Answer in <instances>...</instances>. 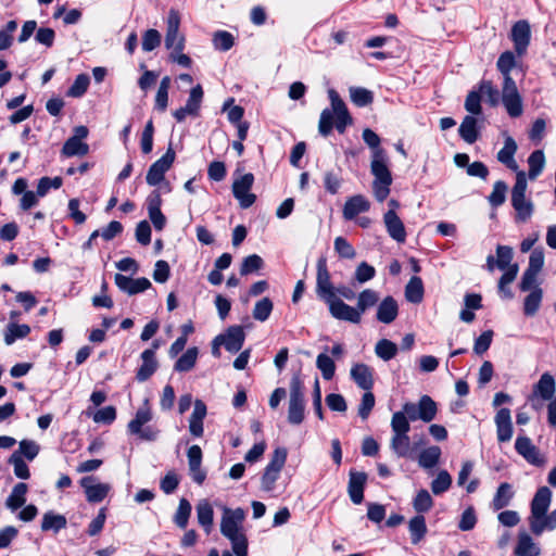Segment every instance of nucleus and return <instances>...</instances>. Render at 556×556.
I'll list each match as a JSON object with an SVG mask.
<instances>
[{
	"mask_svg": "<svg viewBox=\"0 0 556 556\" xmlns=\"http://www.w3.org/2000/svg\"><path fill=\"white\" fill-rule=\"evenodd\" d=\"M364 142L372 150L370 169L375 179L372 182V190L375 198L379 202H383L389 193L392 184L391 172L387 165V155L382 148H380V137L370 128H366L362 134Z\"/></svg>",
	"mask_w": 556,
	"mask_h": 556,
	"instance_id": "obj_1",
	"label": "nucleus"
},
{
	"mask_svg": "<svg viewBox=\"0 0 556 556\" xmlns=\"http://www.w3.org/2000/svg\"><path fill=\"white\" fill-rule=\"evenodd\" d=\"M516 65L515 54L511 51L503 52L496 63L497 70L504 77L502 101L509 116L518 117L522 114V100L515 80L510 76Z\"/></svg>",
	"mask_w": 556,
	"mask_h": 556,
	"instance_id": "obj_2",
	"label": "nucleus"
},
{
	"mask_svg": "<svg viewBox=\"0 0 556 556\" xmlns=\"http://www.w3.org/2000/svg\"><path fill=\"white\" fill-rule=\"evenodd\" d=\"M328 97L331 102V109L323 110L318 124V130L325 137L331 132L333 125L340 134H343L346 127L353 123L348 108L339 93L334 89H329Z\"/></svg>",
	"mask_w": 556,
	"mask_h": 556,
	"instance_id": "obj_3",
	"label": "nucleus"
},
{
	"mask_svg": "<svg viewBox=\"0 0 556 556\" xmlns=\"http://www.w3.org/2000/svg\"><path fill=\"white\" fill-rule=\"evenodd\" d=\"M528 188L527 176L525 172H517L516 182L511 190V206L516 211V222L526 223L528 222L533 212V202L526 197Z\"/></svg>",
	"mask_w": 556,
	"mask_h": 556,
	"instance_id": "obj_4",
	"label": "nucleus"
},
{
	"mask_svg": "<svg viewBox=\"0 0 556 556\" xmlns=\"http://www.w3.org/2000/svg\"><path fill=\"white\" fill-rule=\"evenodd\" d=\"M402 412L410 421L421 420L424 422H430L437 416L438 405L429 395H422L418 403H404Z\"/></svg>",
	"mask_w": 556,
	"mask_h": 556,
	"instance_id": "obj_5",
	"label": "nucleus"
},
{
	"mask_svg": "<svg viewBox=\"0 0 556 556\" xmlns=\"http://www.w3.org/2000/svg\"><path fill=\"white\" fill-rule=\"evenodd\" d=\"M220 532L231 542L232 553L236 556H248V539L240 529V525L228 518V516L223 515Z\"/></svg>",
	"mask_w": 556,
	"mask_h": 556,
	"instance_id": "obj_6",
	"label": "nucleus"
},
{
	"mask_svg": "<svg viewBox=\"0 0 556 556\" xmlns=\"http://www.w3.org/2000/svg\"><path fill=\"white\" fill-rule=\"evenodd\" d=\"M305 417V397L302 384L294 378L290 382V394L288 402V421L291 425H300Z\"/></svg>",
	"mask_w": 556,
	"mask_h": 556,
	"instance_id": "obj_7",
	"label": "nucleus"
},
{
	"mask_svg": "<svg viewBox=\"0 0 556 556\" xmlns=\"http://www.w3.org/2000/svg\"><path fill=\"white\" fill-rule=\"evenodd\" d=\"M287 455L288 453L285 447H277L274 451L261 479L262 489L264 491L269 492L275 489V483L286 464Z\"/></svg>",
	"mask_w": 556,
	"mask_h": 556,
	"instance_id": "obj_8",
	"label": "nucleus"
},
{
	"mask_svg": "<svg viewBox=\"0 0 556 556\" xmlns=\"http://www.w3.org/2000/svg\"><path fill=\"white\" fill-rule=\"evenodd\" d=\"M152 419L151 409L148 406H142L138 408L136 412L135 418L131 419L127 426V430L130 434L138 435L141 440L144 441H154L157 438L159 431L151 428L146 427L142 428L146 424H148Z\"/></svg>",
	"mask_w": 556,
	"mask_h": 556,
	"instance_id": "obj_9",
	"label": "nucleus"
},
{
	"mask_svg": "<svg viewBox=\"0 0 556 556\" xmlns=\"http://www.w3.org/2000/svg\"><path fill=\"white\" fill-rule=\"evenodd\" d=\"M165 47L172 51H184L186 38L179 33L180 15L176 10H170L167 16Z\"/></svg>",
	"mask_w": 556,
	"mask_h": 556,
	"instance_id": "obj_10",
	"label": "nucleus"
},
{
	"mask_svg": "<svg viewBox=\"0 0 556 556\" xmlns=\"http://www.w3.org/2000/svg\"><path fill=\"white\" fill-rule=\"evenodd\" d=\"M552 501V491L547 486H541L538 489L534 497L531 502V514L529 517V526L534 530L539 531V522L536 519L545 515L549 508Z\"/></svg>",
	"mask_w": 556,
	"mask_h": 556,
	"instance_id": "obj_11",
	"label": "nucleus"
},
{
	"mask_svg": "<svg viewBox=\"0 0 556 556\" xmlns=\"http://www.w3.org/2000/svg\"><path fill=\"white\" fill-rule=\"evenodd\" d=\"M316 293L325 303L336 296L334 287L331 282L330 273L327 267V260L320 257L317 261Z\"/></svg>",
	"mask_w": 556,
	"mask_h": 556,
	"instance_id": "obj_12",
	"label": "nucleus"
},
{
	"mask_svg": "<svg viewBox=\"0 0 556 556\" xmlns=\"http://www.w3.org/2000/svg\"><path fill=\"white\" fill-rule=\"evenodd\" d=\"M326 304L328 305L330 315L338 320H343L356 325L362 321V315L357 306H351L344 303L337 295L326 302Z\"/></svg>",
	"mask_w": 556,
	"mask_h": 556,
	"instance_id": "obj_13",
	"label": "nucleus"
},
{
	"mask_svg": "<svg viewBox=\"0 0 556 556\" xmlns=\"http://www.w3.org/2000/svg\"><path fill=\"white\" fill-rule=\"evenodd\" d=\"M254 184V176L251 173L244 174L232 184L233 197L239 201L242 208L252 206L256 200V195L250 190Z\"/></svg>",
	"mask_w": 556,
	"mask_h": 556,
	"instance_id": "obj_14",
	"label": "nucleus"
},
{
	"mask_svg": "<svg viewBox=\"0 0 556 556\" xmlns=\"http://www.w3.org/2000/svg\"><path fill=\"white\" fill-rule=\"evenodd\" d=\"M516 452L522 456L529 464L535 467H544L546 457L540 452L531 439L525 435H519L515 442Z\"/></svg>",
	"mask_w": 556,
	"mask_h": 556,
	"instance_id": "obj_15",
	"label": "nucleus"
},
{
	"mask_svg": "<svg viewBox=\"0 0 556 556\" xmlns=\"http://www.w3.org/2000/svg\"><path fill=\"white\" fill-rule=\"evenodd\" d=\"M175 157V151L169 147L166 153L149 167L146 177L148 185L157 186L161 184L164 179L165 173L172 167Z\"/></svg>",
	"mask_w": 556,
	"mask_h": 556,
	"instance_id": "obj_16",
	"label": "nucleus"
},
{
	"mask_svg": "<svg viewBox=\"0 0 556 556\" xmlns=\"http://www.w3.org/2000/svg\"><path fill=\"white\" fill-rule=\"evenodd\" d=\"M510 38L518 56H522L530 45L531 28L526 20L516 22L511 27Z\"/></svg>",
	"mask_w": 556,
	"mask_h": 556,
	"instance_id": "obj_17",
	"label": "nucleus"
},
{
	"mask_svg": "<svg viewBox=\"0 0 556 556\" xmlns=\"http://www.w3.org/2000/svg\"><path fill=\"white\" fill-rule=\"evenodd\" d=\"M245 339V333L241 326H231L224 334L214 339L215 344H223L230 353H237L241 350Z\"/></svg>",
	"mask_w": 556,
	"mask_h": 556,
	"instance_id": "obj_18",
	"label": "nucleus"
},
{
	"mask_svg": "<svg viewBox=\"0 0 556 556\" xmlns=\"http://www.w3.org/2000/svg\"><path fill=\"white\" fill-rule=\"evenodd\" d=\"M202 450L199 445H192L187 451L189 473L197 484H202L206 479V471L202 469Z\"/></svg>",
	"mask_w": 556,
	"mask_h": 556,
	"instance_id": "obj_19",
	"label": "nucleus"
},
{
	"mask_svg": "<svg viewBox=\"0 0 556 556\" xmlns=\"http://www.w3.org/2000/svg\"><path fill=\"white\" fill-rule=\"evenodd\" d=\"M96 479L92 476L84 477L80 480V485L85 490L86 498L89 503L102 502L109 494L111 486L108 483H94Z\"/></svg>",
	"mask_w": 556,
	"mask_h": 556,
	"instance_id": "obj_20",
	"label": "nucleus"
},
{
	"mask_svg": "<svg viewBox=\"0 0 556 556\" xmlns=\"http://www.w3.org/2000/svg\"><path fill=\"white\" fill-rule=\"evenodd\" d=\"M114 281H115V285L122 291L128 293L129 295H134V294L140 293V292H143L151 287L150 280L146 277L132 279V278L124 276L122 274H115Z\"/></svg>",
	"mask_w": 556,
	"mask_h": 556,
	"instance_id": "obj_21",
	"label": "nucleus"
},
{
	"mask_svg": "<svg viewBox=\"0 0 556 556\" xmlns=\"http://www.w3.org/2000/svg\"><path fill=\"white\" fill-rule=\"evenodd\" d=\"M494 421L496 425L497 440L500 442H508L513 438L514 433L510 409H498L495 415Z\"/></svg>",
	"mask_w": 556,
	"mask_h": 556,
	"instance_id": "obj_22",
	"label": "nucleus"
},
{
	"mask_svg": "<svg viewBox=\"0 0 556 556\" xmlns=\"http://www.w3.org/2000/svg\"><path fill=\"white\" fill-rule=\"evenodd\" d=\"M207 408L203 401L195 400L193 412L189 418V432L194 438H201L204 433L203 421L206 417Z\"/></svg>",
	"mask_w": 556,
	"mask_h": 556,
	"instance_id": "obj_23",
	"label": "nucleus"
},
{
	"mask_svg": "<svg viewBox=\"0 0 556 556\" xmlns=\"http://www.w3.org/2000/svg\"><path fill=\"white\" fill-rule=\"evenodd\" d=\"M367 481V475L359 471H350L348 493L351 501L358 505L364 500V488Z\"/></svg>",
	"mask_w": 556,
	"mask_h": 556,
	"instance_id": "obj_24",
	"label": "nucleus"
},
{
	"mask_svg": "<svg viewBox=\"0 0 556 556\" xmlns=\"http://www.w3.org/2000/svg\"><path fill=\"white\" fill-rule=\"evenodd\" d=\"M389 236L397 242L406 240V231L403 222L393 210H389L383 216Z\"/></svg>",
	"mask_w": 556,
	"mask_h": 556,
	"instance_id": "obj_25",
	"label": "nucleus"
},
{
	"mask_svg": "<svg viewBox=\"0 0 556 556\" xmlns=\"http://www.w3.org/2000/svg\"><path fill=\"white\" fill-rule=\"evenodd\" d=\"M351 378L363 390L369 391L374 387L372 369L363 363H358L351 368Z\"/></svg>",
	"mask_w": 556,
	"mask_h": 556,
	"instance_id": "obj_26",
	"label": "nucleus"
},
{
	"mask_svg": "<svg viewBox=\"0 0 556 556\" xmlns=\"http://www.w3.org/2000/svg\"><path fill=\"white\" fill-rule=\"evenodd\" d=\"M370 203L362 194L349 198L343 206V217L346 220L354 219L358 214L369 211Z\"/></svg>",
	"mask_w": 556,
	"mask_h": 556,
	"instance_id": "obj_27",
	"label": "nucleus"
},
{
	"mask_svg": "<svg viewBox=\"0 0 556 556\" xmlns=\"http://www.w3.org/2000/svg\"><path fill=\"white\" fill-rule=\"evenodd\" d=\"M517 149H518V147H517V143L514 140V138L510 136H506L505 141H504V147L497 153L498 162L506 165L509 169H511L516 173L519 172L518 164L514 157Z\"/></svg>",
	"mask_w": 556,
	"mask_h": 556,
	"instance_id": "obj_28",
	"label": "nucleus"
},
{
	"mask_svg": "<svg viewBox=\"0 0 556 556\" xmlns=\"http://www.w3.org/2000/svg\"><path fill=\"white\" fill-rule=\"evenodd\" d=\"M399 314L397 302L392 296L384 298L377 307V319L383 324H391Z\"/></svg>",
	"mask_w": 556,
	"mask_h": 556,
	"instance_id": "obj_29",
	"label": "nucleus"
},
{
	"mask_svg": "<svg viewBox=\"0 0 556 556\" xmlns=\"http://www.w3.org/2000/svg\"><path fill=\"white\" fill-rule=\"evenodd\" d=\"M142 364L137 370L136 379L140 382L147 381L157 369L154 350H144L141 353Z\"/></svg>",
	"mask_w": 556,
	"mask_h": 556,
	"instance_id": "obj_30",
	"label": "nucleus"
},
{
	"mask_svg": "<svg viewBox=\"0 0 556 556\" xmlns=\"http://www.w3.org/2000/svg\"><path fill=\"white\" fill-rule=\"evenodd\" d=\"M556 391L555 379L549 372H544L533 388V395L544 401L554 399Z\"/></svg>",
	"mask_w": 556,
	"mask_h": 556,
	"instance_id": "obj_31",
	"label": "nucleus"
},
{
	"mask_svg": "<svg viewBox=\"0 0 556 556\" xmlns=\"http://www.w3.org/2000/svg\"><path fill=\"white\" fill-rule=\"evenodd\" d=\"M66 526L67 519L64 515L49 510L43 514L40 528L43 532L52 531L58 533L59 531L65 529Z\"/></svg>",
	"mask_w": 556,
	"mask_h": 556,
	"instance_id": "obj_32",
	"label": "nucleus"
},
{
	"mask_svg": "<svg viewBox=\"0 0 556 556\" xmlns=\"http://www.w3.org/2000/svg\"><path fill=\"white\" fill-rule=\"evenodd\" d=\"M516 556H539L540 547L527 532H519L515 547Z\"/></svg>",
	"mask_w": 556,
	"mask_h": 556,
	"instance_id": "obj_33",
	"label": "nucleus"
},
{
	"mask_svg": "<svg viewBox=\"0 0 556 556\" xmlns=\"http://www.w3.org/2000/svg\"><path fill=\"white\" fill-rule=\"evenodd\" d=\"M28 491V486L24 482H20L15 484L5 500V507L11 511H15L26 503V494Z\"/></svg>",
	"mask_w": 556,
	"mask_h": 556,
	"instance_id": "obj_34",
	"label": "nucleus"
},
{
	"mask_svg": "<svg viewBox=\"0 0 556 556\" xmlns=\"http://www.w3.org/2000/svg\"><path fill=\"white\" fill-rule=\"evenodd\" d=\"M441 454L442 451L440 446H429L419 453L418 465L424 469H432L439 464Z\"/></svg>",
	"mask_w": 556,
	"mask_h": 556,
	"instance_id": "obj_35",
	"label": "nucleus"
},
{
	"mask_svg": "<svg viewBox=\"0 0 556 556\" xmlns=\"http://www.w3.org/2000/svg\"><path fill=\"white\" fill-rule=\"evenodd\" d=\"M390 448L400 458L410 456V438L408 434H392Z\"/></svg>",
	"mask_w": 556,
	"mask_h": 556,
	"instance_id": "obj_36",
	"label": "nucleus"
},
{
	"mask_svg": "<svg viewBox=\"0 0 556 556\" xmlns=\"http://www.w3.org/2000/svg\"><path fill=\"white\" fill-rule=\"evenodd\" d=\"M514 496L513 488L508 482H503L498 485L496 493L492 500V507L494 510H500L510 503Z\"/></svg>",
	"mask_w": 556,
	"mask_h": 556,
	"instance_id": "obj_37",
	"label": "nucleus"
},
{
	"mask_svg": "<svg viewBox=\"0 0 556 556\" xmlns=\"http://www.w3.org/2000/svg\"><path fill=\"white\" fill-rule=\"evenodd\" d=\"M406 300L410 303H420L424 299V283L420 277L413 276L405 287Z\"/></svg>",
	"mask_w": 556,
	"mask_h": 556,
	"instance_id": "obj_38",
	"label": "nucleus"
},
{
	"mask_svg": "<svg viewBox=\"0 0 556 556\" xmlns=\"http://www.w3.org/2000/svg\"><path fill=\"white\" fill-rule=\"evenodd\" d=\"M408 531L413 544H418L427 533L426 519L422 515H416L408 522Z\"/></svg>",
	"mask_w": 556,
	"mask_h": 556,
	"instance_id": "obj_39",
	"label": "nucleus"
},
{
	"mask_svg": "<svg viewBox=\"0 0 556 556\" xmlns=\"http://www.w3.org/2000/svg\"><path fill=\"white\" fill-rule=\"evenodd\" d=\"M89 152V146L77 139L70 137L63 144L61 150L62 155L66 157L85 156Z\"/></svg>",
	"mask_w": 556,
	"mask_h": 556,
	"instance_id": "obj_40",
	"label": "nucleus"
},
{
	"mask_svg": "<svg viewBox=\"0 0 556 556\" xmlns=\"http://www.w3.org/2000/svg\"><path fill=\"white\" fill-rule=\"evenodd\" d=\"M459 136L465 140L467 143H473L478 139V129H477V119L471 116L467 115L463 119L460 126H459Z\"/></svg>",
	"mask_w": 556,
	"mask_h": 556,
	"instance_id": "obj_41",
	"label": "nucleus"
},
{
	"mask_svg": "<svg viewBox=\"0 0 556 556\" xmlns=\"http://www.w3.org/2000/svg\"><path fill=\"white\" fill-rule=\"evenodd\" d=\"M195 509L198 522L205 529L206 532H208L213 525L214 518L212 505L208 503V501L202 500L198 503Z\"/></svg>",
	"mask_w": 556,
	"mask_h": 556,
	"instance_id": "obj_42",
	"label": "nucleus"
},
{
	"mask_svg": "<svg viewBox=\"0 0 556 556\" xmlns=\"http://www.w3.org/2000/svg\"><path fill=\"white\" fill-rule=\"evenodd\" d=\"M30 332V327L26 324L18 325L15 323H10L7 326L4 332V343L7 345H12L17 339H23L27 337Z\"/></svg>",
	"mask_w": 556,
	"mask_h": 556,
	"instance_id": "obj_43",
	"label": "nucleus"
},
{
	"mask_svg": "<svg viewBox=\"0 0 556 556\" xmlns=\"http://www.w3.org/2000/svg\"><path fill=\"white\" fill-rule=\"evenodd\" d=\"M379 302V293L372 289L363 290L357 296V308L363 316V314L374 307Z\"/></svg>",
	"mask_w": 556,
	"mask_h": 556,
	"instance_id": "obj_44",
	"label": "nucleus"
},
{
	"mask_svg": "<svg viewBox=\"0 0 556 556\" xmlns=\"http://www.w3.org/2000/svg\"><path fill=\"white\" fill-rule=\"evenodd\" d=\"M397 351V345L388 339H380L375 345L376 355L384 362L394 358Z\"/></svg>",
	"mask_w": 556,
	"mask_h": 556,
	"instance_id": "obj_45",
	"label": "nucleus"
},
{
	"mask_svg": "<svg viewBox=\"0 0 556 556\" xmlns=\"http://www.w3.org/2000/svg\"><path fill=\"white\" fill-rule=\"evenodd\" d=\"M529 173L531 180L535 179L543 170L545 165V155L542 150L533 151L528 157Z\"/></svg>",
	"mask_w": 556,
	"mask_h": 556,
	"instance_id": "obj_46",
	"label": "nucleus"
},
{
	"mask_svg": "<svg viewBox=\"0 0 556 556\" xmlns=\"http://www.w3.org/2000/svg\"><path fill=\"white\" fill-rule=\"evenodd\" d=\"M199 351L197 348L188 349L175 363V370L185 372L191 370L197 362Z\"/></svg>",
	"mask_w": 556,
	"mask_h": 556,
	"instance_id": "obj_47",
	"label": "nucleus"
},
{
	"mask_svg": "<svg viewBox=\"0 0 556 556\" xmlns=\"http://www.w3.org/2000/svg\"><path fill=\"white\" fill-rule=\"evenodd\" d=\"M543 292L540 288H534L531 292L526 296L523 303V312L527 316H533L540 308L542 302Z\"/></svg>",
	"mask_w": 556,
	"mask_h": 556,
	"instance_id": "obj_48",
	"label": "nucleus"
},
{
	"mask_svg": "<svg viewBox=\"0 0 556 556\" xmlns=\"http://www.w3.org/2000/svg\"><path fill=\"white\" fill-rule=\"evenodd\" d=\"M349 91L351 101L359 108L367 106L374 101L372 92L366 88L351 87Z\"/></svg>",
	"mask_w": 556,
	"mask_h": 556,
	"instance_id": "obj_49",
	"label": "nucleus"
},
{
	"mask_svg": "<svg viewBox=\"0 0 556 556\" xmlns=\"http://www.w3.org/2000/svg\"><path fill=\"white\" fill-rule=\"evenodd\" d=\"M316 367L320 370L325 380H331L336 372L333 359L326 353H320L316 358Z\"/></svg>",
	"mask_w": 556,
	"mask_h": 556,
	"instance_id": "obj_50",
	"label": "nucleus"
},
{
	"mask_svg": "<svg viewBox=\"0 0 556 556\" xmlns=\"http://www.w3.org/2000/svg\"><path fill=\"white\" fill-rule=\"evenodd\" d=\"M273 301L269 298H263L255 303L252 315L255 320L266 321L273 312Z\"/></svg>",
	"mask_w": 556,
	"mask_h": 556,
	"instance_id": "obj_51",
	"label": "nucleus"
},
{
	"mask_svg": "<svg viewBox=\"0 0 556 556\" xmlns=\"http://www.w3.org/2000/svg\"><path fill=\"white\" fill-rule=\"evenodd\" d=\"M432 506L433 500L430 493L425 489L418 491L413 501V507L418 513V515H422L424 513L429 511Z\"/></svg>",
	"mask_w": 556,
	"mask_h": 556,
	"instance_id": "obj_52",
	"label": "nucleus"
},
{
	"mask_svg": "<svg viewBox=\"0 0 556 556\" xmlns=\"http://www.w3.org/2000/svg\"><path fill=\"white\" fill-rule=\"evenodd\" d=\"M191 510L192 507L190 502L185 497L180 498L177 511L174 516V521L177 527L180 529H185L187 527Z\"/></svg>",
	"mask_w": 556,
	"mask_h": 556,
	"instance_id": "obj_53",
	"label": "nucleus"
},
{
	"mask_svg": "<svg viewBox=\"0 0 556 556\" xmlns=\"http://www.w3.org/2000/svg\"><path fill=\"white\" fill-rule=\"evenodd\" d=\"M90 78L87 74H79L73 85L68 88L66 96L72 98H80L89 87Z\"/></svg>",
	"mask_w": 556,
	"mask_h": 556,
	"instance_id": "obj_54",
	"label": "nucleus"
},
{
	"mask_svg": "<svg viewBox=\"0 0 556 556\" xmlns=\"http://www.w3.org/2000/svg\"><path fill=\"white\" fill-rule=\"evenodd\" d=\"M409 419L400 410L395 412L391 418V429L393 434H408L410 430Z\"/></svg>",
	"mask_w": 556,
	"mask_h": 556,
	"instance_id": "obj_55",
	"label": "nucleus"
},
{
	"mask_svg": "<svg viewBox=\"0 0 556 556\" xmlns=\"http://www.w3.org/2000/svg\"><path fill=\"white\" fill-rule=\"evenodd\" d=\"M8 463L13 466L14 475L22 480H26L30 477V471L25 460L20 456V453H13Z\"/></svg>",
	"mask_w": 556,
	"mask_h": 556,
	"instance_id": "obj_56",
	"label": "nucleus"
},
{
	"mask_svg": "<svg viewBox=\"0 0 556 556\" xmlns=\"http://www.w3.org/2000/svg\"><path fill=\"white\" fill-rule=\"evenodd\" d=\"M452 484V477L446 470H441L431 482V491L434 495L446 492Z\"/></svg>",
	"mask_w": 556,
	"mask_h": 556,
	"instance_id": "obj_57",
	"label": "nucleus"
},
{
	"mask_svg": "<svg viewBox=\"0 0 556 556\" xmlns=\"http://www.w3.org/2000/svg\"><path fill=\"white\" fill-rule=\"evenodd\" d=\"M40 446L33 440H22L18 444V450L14 453H20V456L25 457L27 460H34L39 454Z\"/></svg>",
	"mask_w": 556,
	"mask_h": 556,
	"instance_id": "obj_58",
	"label": "nucleus"
},
{
	"mask_svg": "<svg viewBox=\"0 0 556 556\" xmlns=\"http://www.w3.org/2000/svg\"><path fill=\"white\" fill-rule=\"evenodd\" d=\"M506 192L507 185L502 180L496 181L493 186L492 192L488 197L490 204L493 207L501 206L506 200Z\"/></svg>",
	"mask_w": 556,
	"mask_h": 556,
	"instance_id": "obj_59",
	"label": "nucleus"
},
{
	"mask_svg": "<svg viewBox=\"0 0 556 556\" xmlns=\"http://www.w3.org/2000/svg\"><path fill=\"white\" fill-rule=\"evenodd\" d=\"M235 43L233 36L226 30H218L213 36V45L219 51H228Z\"/></svg>",
	"mask_w": 556,
	"mask_h": 556,
	"instance_id": "obj_60",
	"label": "nucleus"
},
{
	"mask_svg": "<svg viewBox=\"0 0 556 556\" xmlns=\"http://www.w3.org/2000/svg\"><path fill=\"white\" fill-rule=\"evenodd\" d=\"M264 265L262 257L257 254H252L243 258L240 274L242 276L260 270Z\"/></svg>",
	"mask_w": 556,
	"mask_h": 556,
	"instance_id": "obj_61",
	"label": "nucleus"
},
{
	"mask_svg": "<svg viewBox=\"0 0 556 556\" xmlns=\"http://www.w3.org/2000/svg\"><path fill=\"white\" fill-rule=\"evenodd\" d=\"M203 98V90L200 85H197L190 90L189 98L186 103L187 110H189L190 115H197L200 109L201 102Z\"/></svg>",
	"mask_w": 556,
	"mask_h": 556,
	"instance_id": "obj_62",
	"label": "nucleus"
},
{
	"mask_svg": "<svg viewBox=\"0 0 556 556\" xmlns=\"http://www.w3.org/2000/svg\"><path fill=\"white\" fill-rule=\"evenodd\" d=\"M334 250L342 258L352 260L356 256L355 249L343 237H337L334 239Z\"/></svg>",
	"mask_w": 556,
	"mask_h": 556,
	"instance_id": "obj_63",
	"label": "nucleus"
},
{
	"mask_svg": "<svg viewBox=\"0 0 556 556\" xmlns=\"http://www.w3.org/2000/svg\"><path fill=\"white\" fill-rule=\"evenodd\" d=\"M161 45V34L156 29H148L142 36V50L153 51Z\"/></svg>",
	"mask_w": 556,
	"mask_h": 556,
	"instance_id": "obj_64",
	"label": "nucleus"
}]
</instances>
